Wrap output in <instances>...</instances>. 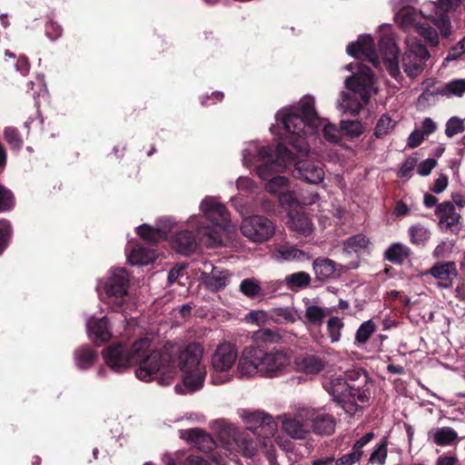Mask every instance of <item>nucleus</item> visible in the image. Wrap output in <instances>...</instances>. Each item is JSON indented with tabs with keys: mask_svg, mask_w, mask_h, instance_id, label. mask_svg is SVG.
Instances as JSON below:
<instances>
[{
	"mask_svg": "<svg viewBox=\"0 0 465 465\" xmlns=\"http://www.w3.org/2000/svg\"><path fill=\"white\" fill-rule=\"evenodd\" d=\"M163 461L165 465H210L201 457H189L183 464H177L170 454H164Z\"/></svg>",
	"mask_w": 465,
	"mask_h": 465,
	"instance_id": "864d4df0",
	"label": "nucleus"
},
{
	"mask_svg": "<svg viewBox=\"0 0 465 465\" xmlns=\"http://www.w3.org/2000/svg\"><path fill=\"white\" fill-rule=\"evenodd\" d=\"M236 187L240 191H252L256 187V183L249 177L240 176L236 181Z\"/></svg>",
	"mask_w": 465,
	"mask_h": 465,
	"instance_id": "338daca9",
	"label": "nucleus"
},
{
	"mask_svg": "<svg viewBox=\"0 0 465 465\" xmlns=\"http://www.w3.org/2000/svg\"><path fill=\"white\" fill-rule=\"evenodd\" d=\"M465 94V79L452 80L435 91H424L419 97V103L428 101L430 96L439 94L447 98L461 97Z\"/></svg>",
	"mask_w": 465,
	"mask_h": 465,
	"instance_id": "5701e85b",
	"label": "nucleus"
},
{
	"mask_svg": "<svg viewBox=\"0 0 465 465\" xmlns=\"http://www.w3.org/2000/svg\"><path fill=\"white\" fill-rule=\"evenodd\" d=\"M362 453L363 452H358L354 448H352L351 452L338 459L335 461V465H353L361 460Z\"/></svg>",
	"mask_w": 465,
	"mask_h": 465,
	"instance_id": "4d7b16f0",
	"label": "nucleus"
},
{
	"mask_svg": "<svg viewBox=\"0 0 465 465\" xmlns=\"http://www.w3.org/2000/svg\"><path fill=\"white\" fill-rule=\"evenodd\" d=\"M388 33H386L380 40L379 52L382 56V61L386 66L389 74L398 78L401 76V70L398 61V47L395 42L394 35L391 33L390 25L382 26Z\"/></svg>",
	"mask_w": 465,
	"mask_h": 465,
	"instance_id": "2eb2a0df",
	"label": "nucleus"
},
{
	"mask_svg": "<svg viewBox=\"0 0 465 465\" xmlns=\"http://www.w3.org/2000/svg\"><path fill=\"white\" fill-rule=\"evenodd\" d=\"M324 388L350 414L355 413L360 405L366 403L369 400V394L365 390L349 385L342 375L331 376L324 383Z\"/></svg>",
	"mask_w": 465,
	"mask_h": 465,
	"instance_id": "6e6552de",
	"label": "nucleus"
},
{
	"mask_svg": "<svg viewBox=\"0 0 465 465\" xmlns=\"http://www.w3.org/2000/svg\"><path fill=\"white\" fill-rule=\"evenodd\" d=\"M161 353L168 351L175 364V369L179 367L182 371L183 383L184 390L181 385L174 387L178 393L193 392L200 390L204 383L206 377V367L203 361V348L199 343H191L186 346L178 355L174 357L173 351L168 348L158 351ZM177 375V372L175 373ZM174 376L173 378H175ZM174 379H173V381Z\"/></svg>",
	"mask_w": 465,
	"mask_h": 465,
	"instance_id": "423d86ee",
	"label": "nucleus"
},
{
	"mask_svg": "<svg viewBox=\"0 0 465 465\" xmlns=\"http://www.w3.org/2000/svg\"><path fill=\"white\" fill-rule=\"evenodd\" d=\"M465 52V36L450 51L446 56V61H453L459 58Z\"/></svg>",
	"mask_w": 465,
	"mask_h": 465,
	"instance_id": "680f3d73",
	"label": "nucleus"
},
{
	"mask_svg": "<svg viewBox=\"0 0 465 465\" xmlns=\"http://www.w3.org/2000/svg\"><path fill=\"white\" fill-rule=\"evenodd\" d=\"M262 348L257 345H249L242 349L236 365L239 378H262Z\"/></svg>",
	"mask_w": 465,
	"mask_h": 465,
	"instance_id": "ddd939ff",
	"label": "nucleus"
},
{
	"mask_svg": "<svg viewBox=\"0 0 465 465\" xmlns=\"http://www.w3.org/2000/svg\"><path fill=\"white\" fill-rule=\"evenodd\" d=\"M292 174L296 178L313 184H318L324 179L322 168L308 160L295 162Z\"/></svg>",
	"mask_w": 465,
	"mask_h": 465,
	"instance_id": "aec40b11",
	"label": "nucleus"
},
{
	"mask_svg": "<svg viewBox=\"0 0 465 465\" xmlns=\"http://www.w3.org/2000/svg\"><path fill=\"white\" fill-rule=\"evenodd\" d=\"M180 437L193 443L199 449H203L205 444L206 449L213 448V441L203 430L200 429L182 430L179 431Z\"/></svg>",
	"mask_w": 465,
	"mask_h": 465,
	"instance_id": "473e14b6",
	"label": "nucleus"
},
{
	"mask_svg": "<svg viewBox=\"0 0 465 465\" xmlns=\"http://www.w3.org/2000/svg\"><path fill=\"white\" fill-rule=\"evenodd\" d=\"M86 328L90 339L96 343L106 341L111 337L106 317L101 319L90 317L86 321Z\"/></svg>",
	"mask_w": 465,
	"mask_h": 465,
	"instance_id": "bb28decb",
	"label": "nucleus"
},
{
	"mask_svg": "<svg viewBox=\"0 0 465 465\" xmlns=\"http://www.w3.org/2000/svg\"><path fill=\"white\" fill-rule=\"evenodd\" d=\"M387 458V442L382 440L372 451L370 457L371 464L384 465Z\"/></svg>",
	"mask_w": 465,
	"mask_h": 465,
	"instance_id": "3c124183",
	"label": "nucleus"
},
{
	"mask_svg": "<svg viewBox=\"0 0 465 465\" xmlns=\"http://www.w3.org/2000/svg\"><path fill=\"white\" fill-rule=\"evenodd\" d=\"M202 278L208 290L218 292L226 287L229 281V274L226 271L217 270L212 263H204V271L202 272Z\"/></svg>",
	"mask_w": 465,
	"mask_h": 465,
	"instance_id": "4be33fe9",
	"label": "nucleus"
},
{
	"mask_svg": "<svg viewBox=\"0 0 465 465\" xmlns=\"http://www.w3.org/2000/svg\"><path fill=\"white\" fill-rule=\"evenodd\" d=\"M13 205V193L3 185H0V212L7 211L11 209Z\"/></svg>",
	"mask_w": 465,
	"mask_h": 465,
	"instance_id": "6e6d98bb",
	"label": "nucleus"
},
{
	"mask_svg": "<svg viewBox=\"0 0 465 465\" xmlns=\"http://www.w3.org/2000/svg\"><path fill=\"white\" fill-rule=\"evenodd\" d=\"M431 64V55L421 41L413 35L407 36L401 56V66L407 76L414 79Z\"/></svg>",
	"mask_w": 465,
	"mask_h": 465,
	"instance_id": "1a4fd4ad",
	"label": "nucleus"
},
{
	"mask_svg": "<svg viewBox=\"0 0 465 465\" xmlns=\"http://www.w3.org/2000/svg\"><path fill=\"white\" fill-rule=\"evenodd\" d=\"M411 254V250L408 246L401 243L396 242L391 244L384 253V257L389 262L395 263V264H401L406 259L409 258Z\"/></svg>",
	"mask_w": 465,
	"mask_h": 465,
	"instance_id": "c9c22d12",
	"label": "nucleus"
},
{
	"mask_svg": "<svg viewBox=\"0 0 465 465\" xmlns=\"http://www.w3.org/2000/svg\"><path fill=\"white\" fill-rule=\"evenodd\" d=\"M173 247L180 253L190 254L197 247L198 242L189 231H181L172 242Z\"/></svg>",
	"mask_w": 465,
	"mask_h": 465,
	"instance_id": "7c9ffc66",
	"label": "nucleus"
},
{
	"mask_svg": "<svg viewBox=\"0 0 465 465\" xmlns=\"http://www.w3.org/2000/svg\"><path fill=\"white\" fill-rule=\"evenodd\" d=\"M103 357L106 365L116 372H122L132 363H136L135 375L145 382L157 379L161 385H169L176 373L171 354L153 349L148 338L135 341L130 350L121 343H114L103 351Z\"/></svg>",
	"mask_w": 465,
	"mask_h": 465,
	"instance_id": "f257e3e1",
	"label": "nucleus"
},
{
	"mask_svg": "<svg viewBox=\"0 0 465 465\" xmlns=\"http://www.w3.org/2000/svg\"><path fill=\"white\" fill-rule=\"evenodd\" d=\"M4 136L5 141L10 144L11 147L18 149L22 146V139L20 138L18 132L14 127H6L4 131Z\"/></svg>",
	"mask_w": 465,
	"mask_h": 465,
	"instance_id": "5fc2aeb1",
	"label": "nucleus"
},
{
	"mask_svg": "<svg viewBox=\"0 0 465 465\" xmlns=\"http://www.w3.org/2000/svg\"><path fill=\"white\" fill-rule=\"evenodd\" d=\"M429 273L439 281H450L451 277L457 276L456 263L454 262H437L430 269Z\"/></svg>",
	"mask_w": 465,
	"mask_h": 465,
	"instance_id": "f704fd0d",
	"label": "nucleus"
},
{
	"mask_svg": "<svg viewBox=\"0 0 465 465\" xmlns=\"http://www.w3.org/2000/svg\"><path fill=\"white\" fill-rule=\"evenodd\" d=\"M327 314L326 309L317 305H309L306 307L304 317L311 324L320 326Z\"/></svg>",
	"mask_w": 465,
	"mask_h": 465,
	"instance_id": "79ce46f5",
	"label": "nucleus"
},
{
	"mask_svg": "<svg viewBox=\"0 0 465 465\" xmlns=\"http://www.w3.org/2000/svg\"><path fill=\"white\" fill-rule=\"evenodd\" d=\"M363 125L358 120H341L340 131L350 140L359 137L363 133Z\"/></svg>",
	"mask_w": 465,
	"mask_h": 465,
	"instance_id": "4c0bfd02",
	"label": "nucleus"
},
{
	"mask_svg": "<svg viewBox=\"0 0 465 465\" xmlns=\"http://www.w3.org/2000/svg\"><path fill=\"white\" fill-rule=\"evenodd\" d=\"M311 276L305 272H298L287 275L285 277V283L289 290L297 291L304 288L311 283Z\"/></svg>",
	"mask_w": 465,
	"mask_h": 465,
	"instance_id": "58836bf2",
	"label": "nucleus"
},
{
	"mask_svg": "<svg viewBox=\"0 0 465 465\" xmlns=\"http://www.w3.org/2000/svg\"><path fill=\"white\" fill-rule=\"evenodd\" d=\"M415 30L421 35L429 45L437 46L439 45V35L437 31L430 25L419 24Z\"/></svg>",
	"mask_w": 465,
	"mask_h": 465,
	"instance_id": "de8ad7c7",
	"label": "nucleus"
},
{
	"mask_svg": "<svg viewBox=\"0 0 465 465\" xmlns=\"http://www.w3.org/2000/svg\"><path fill=\"white\" fill-rule=\"evenodd\" d=\"M262 378H275L286 373L292 363L291 354L283 350L262 348Z\"/></svg>",
	"mask_w": 465,
	"mask_h": 465,
	"instance_id": "4468645a",
	"label": "nucleus"
},
{
	"mask_svg": "<svg viewBox=\"0 0 465 465\" xmlns=\"http://www.w3.org/2000/svg\"><path fill=\"white\" fill-rule=\"evenodd\" d=\"M100 286L97 287L100 290ZM129 275L123 268L112 271L104 284L103 291H99L101 302L106 304L112 312L124 311L130 300Z\"/></svg>",
	"mask_w": 465,
	"mask_h": 465,
	"instance_id": "0eeeda50",
	"label": "nucleus"
},
{
	"mask_svg": "<svg viewBox=\"0 0 465 465\" xmlns=\"http://www.w3.org/2000/svg\"><path fill=\"white\" fill-rule=\"evenodd\" d=\"M287 226L293 232L302 236H309L314 231V226L312 220L301 212L289 213Z\"/></svg>",
	"mask_w": 465,
	"mask_h": 465,
	"instance_id": "cd10ccee",
	"label": "nucleus"
},
{
	"mask_svg": "<svg viewBox=\"0 0 465 465\" xmlns=\"http://www.w3.org/2000/svg\"><path fill=\"white\" fill-rule=\"evenodd\" d=\"M408 232L411 242L416 245L424 244L430 237V230L421 224L411 225Z\"/></svg>",
	"mask_w": 465,
	"mask_h": 465,
	"instance_id": "a19ab883",
	"label": "nucleus"
},
{
	"mask_svg": "<svg viewBox=\"0 0 465 465\" xmlns=\"http://www.w3.org/2000/svg\"><path fill=\"white\" fill-rule=\"evenodd\" d=\"M240 291L249 298H256L262 294V288L260 282L254 278H247L242 281Z\"/></svg>",
	"mask_w": 465,
	"mask_h": 465,
	"instance_id": "37998d69",
	"label": "nucleus"
},
{
	"mask_svg": "<svg viewBox=\"0 0 465 465\" xmlns=\"http://www.w3.org/2000/svg\"><path fill=\"white\" fill-rule=\"evenodd\" d=\"M242 164L248 168L260 162L263 163L257 166L256 173L262 180L267 182L264 188L270 194L279 196L288 189L289 179L285 176L275 175L294 161L292 153L285 146L279 144L275 154H272L270 146L261 145L257 142H250L242 150Z\"/></svg>",
	"mask_w": 465,
	"mask_h": 465,
	"instance_id": "f03ea898",
	"label": "nucleus"
},
{
	"mask_svg": "<svg viewBox=\"0 0 465 465\" xmlns=\"http://www.w3.org/2000/svg\"><path fill=\"white\" fill-rule=\"evenodd\" d=\"M313 414L309 416L311 430L321 435H329L334 431L335 422L333 418L321 411L310 409Z\"/></svg>",
	"mask_w": 465,
	"mask_h": 465,
	"instance_id": "393cba45",
	"label": "nucleus"
},
{
	"mask_svg": "<svg viewBox=\"0 0 465 465\" xmlns=\"http://www.w3.org/2000/svg\"><path fill=\"white\" fill-rule=\"evenodd\" d=\"M395 126V121H393L388 114H382L375 127L374 134L377 138H381L390 134Z\"/></svg>",
	"mask_w": 465,
	"mask_h": 465,
	"instance_id": "49530a36",
	"label": "nucleus"
},
{
	"mask_svg": "<svg viewBox=\"0 0 465 465\" xmlns=\"http://www.w3.org/2000/svg\"><path fill=\"white\" fill-rule=\"evenodd\" d=\"M424 134L420 130H414L408 137L407 145L410 148L418 147L424 140Z\"/></svg>",
	"mask_w": 465,
	"mask_h": 465,
	"instance_id": "0e129e2a",
	"label": "nucleus"
},
{
	"mask_svg": "<svg viewBox=\"0 0 465 465\" xmlns=\"http://www.w3.org/2000/svg\"><path fill=\"white\" fill-rule=\"evenodd\" d=\"M417 165V160L415 158H408L401 165L398 172V176L401 178L408 177Z\"/></svg>",
	"mask_w": 465,
	"mask_h": 465,
	"instance_id": "e2e57ef3",
	"label": "nucleus"
},
{
	"mask_svg": "<svg viewBox=\"0 0 465 465\" xmlns=\"http://www.w3.org/2000/svg\"><path fill=\"white\" fill-rule=\"evenodd\" d=\"M279 203L285 209H290L298 206L301 203L296 198L294 192L286 189L282 193L278 196Z\"/></svg>",
	"mask_w": 465,
	"mask_h": 465,
	"instance_id": "603ef678",
	"label": "nucleus"
},
{
	"mask_svg": "<svg viewBox=\"0 0 465 465\" xmlns=\"http://www.w3.org/2000/svg\"><path fill=\"white\" fill-rule=\"evenodd\" d=\"M436 164L437 161L435 159L428 158L417 165V173L420 176H427L430 173Z\"/></svg>",
	"mask_w": 465,
	"mask_h": 465,
	"instance_id": "052dcab7",
	"label": "nucleus"
},
{
	"mask_svg": "<svg viewBox=\"0 0 465 465\" xmlns=\"http://www.w3.org/2000/svg\"><path fill=\"white\" fill-rule=\"evenodd\" d=\"M439 3L429 1L422 5L420 14L424 18L430 19L439 28L440 34L447 37L451 33V25L445 12L457 8L461 0H438Z\"/></svg>",
	"mask_w": 465,
	"mask_h": 465,
	"instance_id": "f8f14e48",
	"label": "nucleus"
},
{
	"mask_svg": "<svg viewBox=\"0 0 465 465\" xmlns=\"http://www.w3.org/2000/svg\"><path fill=\"white\" fill-rule=\"evenodd\" d=\"M172 228L173 224L171 223V220L165 219L163 221V224L159 225L157 228L150 227L147 224L140 225L137 227V233L144 241L154 243L165 239L168 231H171Z\"/></svg>",
	"mask_w": 465,
	"mask_h": 465,
	"instance_id": "a878e982",
	"label": "nucleus"
},
{
	"mask_svg": "<svg viewBox=\"0 0 465 465\" xmlns=\"http://www.w3.org/2000/svg\"><path fill=\"white\" fill-rule=\"evenodd\" d=\"M296 371L309 376H315L322 371L326 362L321 357L304 353L301 354L294 360Z\"/></svg>",
	"mask_w": 465,
	"mask_h": 465,
	"instance_id": "b1692460",
	"label": "nucleus"
},
{
	"mask_svg": "<svg viewBox=\"0 0 465 465\" xmlns=\"http://www.w3.org/2000/svg\"><path fill=\"white\" fill-rule=\"evenodd\" d=\"M234 443L237 451L241 452L245 457H252L256 452L255 444L252 440H249L243 437H237L234 439Z\"/></svg>",
	"mask_w": 465,
	"mask_h": 465,
	"instance_id": "09e8293b",
	"label": "nucleus"
},
{
	"mask_svg": "<svg viewBox=\"0 0 465 465\" xmlns=\"http://www.w3.org/2000/svg\"><path fill=\"white\" fill-rule=\"evenodd\" d=\"M376 325L371 320L363 322L358 328L355 334V344L363 345L375 331Z\"/></svg>",
	"mask_w": 465,
	"mask_h": 465,
	"instance_id": "c03bdc74",
	"label": "nucleus"
},
{
	"mask_svg": "<svg viewBox=\"0 0 465 465\" xmlns=\"http://www.w3.org/2000/svg\"><path fill=\"white\" fill-rule=\"evenodd\" d=\"M464 130L463 121L458 117H451L446 124L445 134L451 138L456 134H461Z\"/></svg>",
	"mask_w": 465,
	"mask_h": 465,
	"instance_id": "8fccbe9b",
	"label": "nucleus"
},
{
	"mask_svg": "<svg viewBox=\"0 0 465 465\" xmlns=\"http://www.w3.org/2000/svg\"><path fill=\"white\" fill-rule=\"evenodd\" d=\"M240 231L252 242L262 243L272 238L276 227L274 223L267 217L253 214L242 219Z\"/></svg>",
	"mask_w": 465,
	"mask_h": 465,
	"instance_id": "9b49d317",
	"label": "nucleus"
},
{
	"mask_svg": "<svg viewBox=\"0 0 465 465\" xmlns=\"http://www.w3.org/2000/svg\"><path fill=\"white\" fill-rule=\"evenodd\" d=\"M344 324L341 318L331 317L327 322V332L332 343L338 342L341 336V329Z\"/></svg>",
	"mask_w": 465,
	"mask_h": 465,
	"instance_id": "a18cd8bd",
	"label": "nucleus"
},
{
	"mask_svg": "<svg viewBox=\"0 0 465 465\" xmlns=\"http://www.w3.org/2000/svg\"><path fill=\"white\" fill-rule=\"evenodd\" d=\"M11 234V225L8 221H0V253L5 247L6 240Z\"/></svg>",
	"mask_w": 465,
	"mask_h": 465,
	"instance_id": "bf43d9fd",
	"label": "nucleus"
},
{
	"mask_svg": "<svg viewBox=\"0 0 465 465\" xmlns=\"http://www.w3.org/2000/svg\"><path fill=\"white\" fill-rule=\"evenodd\" d=\"M429 439L439 446L452 444L457 439V432L450 427H442L432 430L428 434Z\"/></svg>",
	"mask_w": 465,
	"mask_h": 465,
	"instance_id": "72a5a7b5",
	"label": "nucleus"
},
{
	"mask_svg": "<svg viewBox=\"0 0 465 465\" xmlns=\"http://www.w3.org/2000/svg\"><path fill=\"white\" fill-rule=\"evenodd\" d=\"M449 184V179L447 175L440 174L439 177L435 180L433 186L431 187V191L434 193H441L444 192Z\"/></svg>",
	"mask_w": 465,
	"mask_h": 465,
	"instance_id": "69168bd1",
	"label": "nucleus"
},
{
	"mask_svg": "<svg viewBox=\"0 0 465 465\" xmlns=\"http://www.w3.org/2000/svg\"><path fill=\"white\" fill-rule=\"evenodd\" d=\"M416 4L417 0H401L399 9L395 14V19L402 28H415L420 24L418 18L420 16L424 17L420 11L416 12L413 6Z\"/></svg>",
	"mask_w": 465,
	"mask_h": 465,
	"instance_id": "412c9836",
	"label": "nucleus"
},
{
	"mask_svg": "<svg viewBox=\"0 0 465 465\" xmlns=\"http://www.w3.org/2000/svg\"><path fill=\"white\" fill-rule=\"evenodd\" d=\"M313 414L310 408L302 409L292 417L283 414L278 417L282 422V430L294 439H303L311 430L309 416Z\"/></svg>",
	"mask_w": 465,
	"mask_h": 465,
	"instance_id": "dca6fc26",
	"label": "nucleus"
},
{
	"mask_svg": "<svg viewBox=\"0 0 465 465\" xmlns=\"http://www.w3.org/2000/svg\"><path fill=\"white\" fill-rule=\"evenodd\" d=\"M275 119L285 131L284 139L301 155H307L310 152L307 138L313 135L322 124L314 109V98L303 96L297 105L278 111Z\"/></svg>",
	"mask_w": 465,
	"mask_h": 465,
	"instance_id": "7ed1b4c3",
	"label": "nucleus"
},
{
	"mask_svg": "<svg viewBox=\"0 0 465 465\" xmlns=\"http://www.w3.org/2000/svg\"><path fill=\"white\" fill-rule=\"evenodd\" d=\"M359 262H351L347 265L337 264L329 258H317L312 262V269L315 276L320 281H325L339 276L341 272L348 270L357 269Z\"/></svg>",
	"mask_w": 465,
	"mask_h": 465,
	"instance_id": "a211bd4d",
	"label": "nucleus"
},
{
	"mask_svg": "<svg viewBox=\"0 0 465 465\" xmlns=\"http://www.w3.org/2000/svg\"><path fill=\"white\" fill-rule=\"evenodd\" d=\"M240 417L244 421L248 430H255L259 428L265 430V437L274 436L276 424L272 418L261 411L242 410Z\"/></svg>",
	"mask_w": 465,
	"mask_h": 465,
	"instance_id": "6ab92c4d",
	"label": "nucleus"
},
{
	"mask_svg": "<svg viewBox=\"0 0 465 465\" xmlns=\"http://www.w3.org/2000/svg\"><path fill=\"white\" fill-rule=\"evenodd\" d=\"M435 465H459V460L455 455H441L437 459Z\"/></svg>",
	"mask_w": 465,
	"mask_h": 465,
	"instance_id": "774afa93",
	"label": "nucleus"
},
{
	"mask_svg": "<svg viewBox=\"0 0 465 465\" xmlns=\"http://www.w3.org/2000/svg\"><path fill=\"white\" fill-rule=\"evenodd\" d=\"M273 258L280 262H304L309 261L311 256L308 252L297 248L294 245H282L273 252Z\"/></svg>",
	"mask_w": 465,
	"mask_h": 465,
	"instance_id": "c756f323",
	"label": "nucleus"
},
{
	"mask_svg": "<svg viewBox=\"0 0 465 465\" xmlns=\"http://www.w3.org/2000/svg\"><path fill=\"white\" fill-rule=\"evenodd\" d=\"M345 69L350 72L356 69V72L346 78L345 86L351 93H341L337 107L342 113L357 114L369 103L371 94L377 93L374 77L371 69L360 63L349 64Z\"/></svg>",
	"mask_w": 465,
	"mask_h": 465,
	"instance_id": "39448f33",
	"label": "nucleus"
},
{
	"mask_svg": "<svg viewBox=\"0 0 465 465\" xmlns=\"http://www.w3.org/2000/svg\"><path fill=\"white\" fill-rule=\"evenodd\" d=\"M237 346L230 341H223L217 345L212 356L211 382L214 385H221L232 380L230 372L239 359Z\"/></svg>",
	"mask_w": 465,
	"mask_h": 465,
	"instance_id": "9d476101",
	"label": "nucleus"
},
{
	"mask_svg": "<svg viewBox=\"0 0 465 465\" xmlns=\"http://www.w3.org/2000/svg\"><path fill=\"white\" fill-rule=\"evenodd\" d=\"M323 136L331 143H337L340 141L339 130L334 124H325L323 125Z\"/></svg>",
	"mask_w": 465,
	"mask_h": 465,
	"instance_id": "13d9d810",
	"label": "nucleus"
},
{
	"mask_svg": "<svg viewBox=\"0 0 465 465\" xmlns=\"http://www.w3.org/2000/svg\"><path fill=\"white\" fill-rule=\"evenodd\" d=\"M347 54L355 58L367 60L374 66L380 65L379 56L374 47V41L370 35H361L357 41L347 46Z\"/></svg>",
	"mask_w": 465,
	"mask_h": 465,
	"instance_id": "f3484780",
	"label": "nucleus"
},
{
	"mask_svg": "<svg viewBox=\"0 0 465 465\" xmlns=\"http://www.w3.org/2000/svg\"><path fill=\"white\" fill-rule=\"evenodd\" d=\"M369 245V238L362 233H358L349 237L343 242L342 251L346 255L352 253L360 254L368 251Z\"/></svg>",
	"mask_w": 465,
	"mask_h": 465,
	"instance_id": "2f4dec72",
	"label": "nucleus"
},
{
	"mask_svg": "<svg viewBox=\"0 0 465 465\" xmlns=\"http://www.w3.org/2000/svg\"><path fill=\"white\" fill-rule=\"evenodd\" d=\"M127 259L132 265H147L153 262L155 254L149 249L143 246H136L128 254Z\"/></svg>",
	"mask_w": 465,
	"mask_h": 465,
	"instance_id": "e433bc0d",
	"label": "nucleus"
},
{
	"mask_svg": "<svg viewBox=\"0 0 465 465\" xmlns=\"http://www.w3.org/2000/svg\"><path fill=\"white\" fill-rule=\"evenodd\" d=\"M200 211L205 220L212 225H203V217L192 215L188 223L196 227L199 242L207 247H214L223 242L225 238L235 232V226L232 223L230 214L225 206L217 198L206 196L200 203Z\"/></svg>",
	"mask_w": 465,
	"mask_h": 465,
	"instance_id": "20e7f679",
	"label": "nucleus"
},
{
	"mask_svg": "<svg viewBox=\"0 0 465 465\" xmlns=\"http://www.w3.org/2000/svg\"><path fill=\"white\" fill-rule=\"evenodd\" d=\"M435 213L439 218L441 228H450L460 223V215L455 211L454 205L450 202H443L436 206Z\"/></svg>",
	"mask_w": 465,
	"mask_h": 465,
	"instance_id": "c85d7f7f",
	"label": "nucleus"
},
{
	"mask_svg": "<svg viewBox=\"0 0 465 465\" xmlns=\"http://www.w3.org/2000/svg\"><path fill=\"white\" fill-rule=\"evenodd\" d=\"M96 354L88 346L82 347L74 352L75 364L80 369L89 368L94 361Z\"/></svg>",
	"mask_w": 465,
	"mask_h": 465,
	"instance_id": "ea45409f",
	"label": "nucleus"
}]
</instances>
